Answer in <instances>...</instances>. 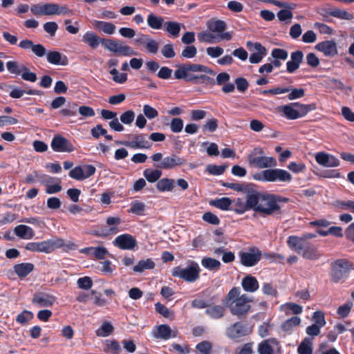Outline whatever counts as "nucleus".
<instances>
[{
	"label": "nucleus",
	"instance_id": "obj_1",
	"mask_svg": "<svg viewBox=\"0 0 354 354\" xmlns=\"http://www.w3.org/2000/svg\"><path fill=\"white\" fill-rule=\"evenodd\" d=\"M254 185L251 184L252 196L249 198V204L252 210L265 216H270L274 213L281 214V203H286L290 198L281 195L260 192L254 189Z\"/></svg>",
	"mask_w": 354,
	"mask_h": 354
},
{
	"label": "nucleus",
	"instance_id": "obj_2",
	"mask_svg": "<svg viewBox=\"0 0 354 354\" xmlns=\"http://www.w3.org/2000/svg\"><path fill=\"white\" fill-rule=\"evenodd\" d=\"M202 72L212 75H214L215 73L210 68L199 64H183L174 71V77L178 80H184L187 82H194L203 84L205 85L215 84L214 78L207 75H194L192 73Z\"/></svg>",
	"mask_w": 354,
	"mask_h": 354
},
{
	"label": "nucleus",
	"instance_id": "obj_3",
	"mask_svg": "<svg viewBox=\"0 0 354 354\" xmlns=\"http://www.w3.org/2000/svg\"><path fill=\"white\" fill-rule=\"evenodd\" d=\"M239 287L232 288L223 299V304L230 308V313L239 319L246 317L250 311L252 299L245 294L240 295Z\"/></svg>",
	"mask_w": 354,
	"mask_h": 354
},
{
	"label": "nucleus",
	"instance_id": "obj_4",
	"mask_svg": "<svg viewBox=\"0 0 354 354\" xmlns=\"http://www.w3.org/2000/svg\"><path fill=\"white\" fill-rule=\"evenodd\" d=\"M286 243L291 250L295 251L305 259L317 260L321 257V254L314 244L298 236H289Z\"/></svg>",
	"mask_w": 354,
	"mask_h": 354
},
{
	"label": "nucleus",
	"instance_id": "obj_5",
	"mask_svg": "<svg viewBox=\"0 0 354 354\" xmlns=\"http://www.w3.org/2000/svg\"><path fill=\"white\" fill-rule=\"evenodd\" d=\"M354 269L353 263L346 259H339L330 263V281L333 283H343Z\"/></svg>",
	"mask_w": 354,
	"mask_h": 354
},
{
	"label": "nucleus",
	"instance_id": "obj_6",
	"mask_svg": "<svg viewBox=\"0 0 354 354\" xmlns=\"http://www.w3.org/2000/svg\"><path fill=\"white\" fill-rule=\"evenodd\" d=\"M222 185L235 191L243 192L246 194L245 202H243L241 198H237L234 201V206L232 208V211L238 214H242L248 210L252 209V206L249 204V198L252 196L251 184L243 185L234 183H223Z\"/></svg>",
	"mask_w": 354,
	"mask_h": 354
},
{
	"label": "nucleus",
	"instance_id": "obj_7",
	"mask_svg": "<svg viewBox=\"0 0 354 354\" xmlns=\"http://www.w3.org/2000/svg\"><path fill=\"white\" fill-rule=\"evenodd\" d=\"M253 178L261 182L290 183L292 176L285 169L272 167L254 174Z\"/></svg>",
	"mask_w": 354,
	"mask_h": 354
},
{
	"label": "nucleus",
	"instance_id": "obj_8",
	"mask_svg": "<svg viewBox=\"0 0 354 354\" xmlns=\"http://www.w3.org/2000/svg\"><path fill=\"white\" fill-rule=\"evenodd\" d=\"M315 104H304L299 102H293L280 107L284 116L288 120H296L303 118L311 111L316 109Z\"/></svg>",
	"mask_w": 354,
	"mask_h": 354
},
{
	"label": "nucleus",
	"instance_id": "obj_9",
	"mask_svg": "<svg viewBox=\"0 0 354 354\" xmlns=\"http://www.w3.org/2000/svg\"><path fill=\"white\" fill-rule=\"evenodd\" d=\"M248 160L250 166L259 169L272 168L277 165L276 159L266 156L261 147H255L248 155Z\"/></svg>",
	"mask_w": 354,
	"mask_h": 354
},
{
	"label": "nucleus",
	"instance_id": "obj_10",
	"mask_svg": "<svg viewBox=\"0 0 354 354\" xmlns=\"http://www.w3.org/2000/svg\"><path fill=\"white\" fill-rule=\"evenodd\" d=\"M63 241L62 238L54 237L41 242L28 243L25 248L26 250L35 252H44L46 254L51 253L55 249L62 248Z\"/></svg>",
	"mask_w": 354,
	"mask_h": 354
},
{
	"label": "nucleus",
	"instance_id": "obj_11",
	"mask_svg": "<svg viewBox=\"0 0 354 354\" xmlns=\"http://www.w3.org/2000/svg\"><path fill=\"white\" fill-rule=\"evenodd\" d=\"M201 268L198 264L192 261L189 266L185 268L180 266L174 267L171 270V275L184 279L187 282L193 283L200 277Z\"/></svg>",
	"mask_w": 354,
	"mask_h": 354
},
{
	"label": "nucleus",
	"instance_id": "obj_12",
	"mask_svg": "<svg viewBox=\"0 0 354 354\" xmlns=\"http://www.w3.org/2000/svg\"><path fill=\"white\" fill-rule=\"evenodd\" d=\"M151 158L154 162L161 160L160 163L155 165V167L161 169H169L176 166L183 165L186 162L185 158L179 157L174 153L162 158L161 153H156L151 156Z\"/></svg>",
	"mask_w": 354,
	"mask_h": 354
},
{
	"label": "nucleus",
	"instance_id": "obj_13",
	"mask_svg": "<svg viewBox=\"0 0 354 354\" xmlns=\"http://www.w3.org/2000/svg\"><path fill=\"white\" fill-rule=\"evenodd\" d=\"M102 46L114 53H118L122 56H131L137 55L131 47L124 45L123 42L120 40H113L111 39H102Z\"/></svg>",
	"mask_w": 354,
	"mask_h": 354
},
{
	"label": "nucleus",
	"instance_id": "obj_14",
	"mask_svg": "<svg viewBox=\"0 0 354 354\" xmlns=\"http://www.w3.org/2000/svg\"><path fill=\"white\" fill-rule=\"evenodd\" d=\"M239 257L241 265L253 267L261 261L262 253L257 247L253 246L248 248V251H240Z\"/></svg>",
	"mask_w": 354,
	"mask_h": 354
},
{
	"label": "nucleus",
	"instance_id": "obj_15",
	"mask_svg": "<svg viewBox=\"0 0 354 354\" xmlns=\"http://www.w3.org/2000/svg\"><path fill=\"white\" fill-rule=\"evenodd\" d=\"M251 332L252 330L248 327L247 324L236 322L227 328L225 335L230 339L238 342L240 338L250 335Z\"/></svg>",
	"mask_w": 354,
	"mask_h": 354
},
{
	"label": "nucleus",
	"instance_id": "obj_16",
	"mask_svg": "<svg viewBox=\"0 0 354 354\" xmlns=\"http://www.w3.org/2000/svg\"><path fill=\"white\" fill-rule=\"evenodd\" d=\"M50 147L55 152H72L75 150L71 142L59 134L54 136L51 140Z\"/></svg>",
	"mask_w": 354,
	"mask_h": 354
},
{
	"label": "nucleus",
	"instance_id": "obj_17",
	"mask_svg": "<svg viewBox=\"0 0 354 354\" xmlns=\"http://www.w3.org/2000/svg\"><path fill=\"white\" fill-rule=\"evenodd\" d=\"M136 239L130 234H122L118 236L113 244L115 247L123 250H132L137 246Z\"/></svg>",
	"mask_w": 354,
	"mask_h": 354
},
{
	"label": "nucleus",
	"instance_id": "obj_18",
	"mask_svg": "<svg viewBox=\"0 0 354 354\" xmlns=\"http://www.w3.org/2000/svg\"><path fill=\"white\" fill-rule=\"evenodd\" d=\"M246 46L250 51H256L255 53H252L249 57V61L252 64L261 62L263 57L266 55V48L259 42L253 43L251 41H248Z\"/></svg>",
	"mask_w": 354,
	"mask_h": 354
},
{
	"label": "nucleus",
	"instance_id": "obj_19",
	"mask_svg": "<svg viewBox=\"0 0 354 354\" xmlns=\"http://www.w3.org/2000/svg\"><path fill=\"white\" fill-rule=\"evenodd\" d=\"M129 137H132V140L120 143L131 149H150L151 147V143L147 140L146 134L129 135Z\"/></svg>",
	"mask_w": 354,
	"mask_h": 354
},
{
	"label": "nucleus",
	"instance_id": "obj_20",
	"mask_svg": "<svg viewBox=\"0 0 354 354\" xmlns=\"http://www.w3.org/2000/svg\"><path fill=\"white\" fill-rule=\"evenodd\" d=\"M56 297L46 292H36L32 299V303L39 307H50L55 302Z\"/></svg>",
	"mask_w": 354,
	"mask_h": 354
},
{
	"label": "nucleus",
	"instance_id": "obj_21",
	"mask_svg": "<svg viewBox=\"0 0 354 354\" xmlns=\"http://www.w3.org/2000/svg\"><path fill=\"white\" fill-rule=\"evenodd\" d=\"M315 160L319 165L324 167H335L340 164L339 160L335 156L324 152L317 153L315 156Z\"/></svg>",
	"mask_w": 354,
	"mask_h": 354
},
{
	"label": "nucleus",
	"instance_id": "obj_22",
	"mask_svg": "<svg viewBox=\"0 0 354 354\" xmlns=\"http://www.w3.org/2000/svg\"><path fill=\"white\" fill-rule=\"evenodd\" d=\"M315 49L322 52L326 56H335L337 54V44L333 40H326L318 43Z\"/></svg>",
	"mask_w": 354,
	"mask_h": 354
},
{
	"label": "nucleus",
	"instance_id": "obj_23",
	"mask_svg": "<svg viewBox=\"0 0 354 354\" xmlns=\"http://www.w3.org/2000/svg\"><path fill=\"white\" fill-rule=\"evenodd\" d=\"M46 59L48 62L54 65L66 66L68 64L67 57L56 50L47 53Z\"/></svg>",
	"mask_w": 354,
	"mask_h": 354
},
{
	"label": "nucleus",
	"instance_id": "obj_24",
	"mask_svg": "<svg viewBox=\"0 0 354 354\" xmlns=\"http://www.w3.org/2000/svg\"><path fill=\"white\" fill-rule=\"evenodd\" d=\"M279 341L276 338H270L260 342L258 345L259 354H274V346L279 345Z\"/></svg>",
	"mask_w": 354,
	"mask_h": 354
},
{
	"label": "nucleus",
	"instance_id": "obj_25",
	"mask_svg": "<svg viewBox=\"0 0 354 354\" xmlns=\"http://www.w3.org/2000/svg\"><path fill=\"white\" fill-rule=\"evenodd\" d=\"M119 231V228L116 226L108 227L107 225H103L93 230L90 234L96 237L106 238L116 234Z\"/></svg>",
	"mask_w": 354,
	"mask_h": 354
},
{
	"label": "nucleus",
	"instance_id": "obj_26",
	"mask_svg": "<svg viewBox=\"0 0 354 354\" xmlns=\"http://www.w3.org/2000/svg\"><path fill=\"white\" fill-rule=\"evenodd\" d=\"M241 286L243 289L248 292H254L259 288L257 278L250 274H248L242 279Z\"/></svg>",
	"mask_w": 354,
	"mask_h": 354
},
{
	"label": "nucleus",
	"instance_id": "obj_27",
	"mask_svg": "<svg viewBox=\"0 0 354 354\" xmlns=\"http://www.w3.org/2000/svg\"><path fill=\"white\" fill-rule=\"evenodd\" d=\"M225 306L222 305H209L206 308L205 313L206 315L213 319H220L223 318L225 314Z\"/></svg>",
	"mask_w": 354,
	"mask_h": 354
},
{
	"label": "nucleus",
	"instance_id": "obj_28",
	"mask_svg": "<svg viewBox=\"0 0 354 354\" xmlns=\"http://www.w3.org/2000/svg\"><path fill=\"white\" fill-rule=\"evenodd\" d=\"M207 28L212 32H223L227 28L226 23L221 19H211L207 22Z\"/></svg>",
	"mask_w": 354,
	"mask_h": 354
},
{
	"label": "nucleus",
	"instance_id": "obj_29",
	"mask_svg": "<svg viewBox=\"0 0 354 354\" xmlns=\"http://www.w3.org/2000/svg\"><path fill=\"white\" fill-rule=\"evenodd\" d=\"M147 25L152 29L160 30L164 27L165 24V19L162 16H158L151 12L147 19Z\"/></svg>",
	"mask_w": 354,
	"mask_h": 354
},
{
	"label": "nucleus",
	"instance_id": "obj_30",
	"mask_svg": "<svg viewBox=\"0 0 354 354\" xmlns=\"http://www.w3.org/2000/svg\"><path fill=\"white\" fill-rule=\"evenodd\" d=\"M34 270L31 263H21L14 266V271L19 278H24Z\"/></svg>",
	"mask_w": 354,
	"mask_h": 354
},
{
	"label": "nucleus",
	"instance_id": "obj_31",
	"mask_svg": "<svg viewBox=\"0 0 354 354\" xmlns=\"http://www.w3.org/2000/svg\"><path fill=\"white\" fill-rule=\"evenodd\" d=\"M15 234L21 239H30L35 236L34 230L29 226L19 225L14 229Z\"/></svg>",
	"mask_w": 354,
	"mask_h": 354
},
{
	"label": "nucleus",
	"instance_id": "obj_32",
	"mask_svg": "<svg viewBox=\"0 0 354 354\" xmlns=\"http://www.w3.org/2000/svg\"><path fill=\"white\" fill-rule=\"evenodd\" d=\"M102 39L92 31H87L82 37V41L88 44L91 48H96L100 43L102 44Z\"/></svg>",
	"mask_w": 354,
	"mask_h": 354
},
{
	"label": "nucleus",
	"instance_id": "obj_33",
	"mask_svg": "<svg viewBox=\"0 0 354 354\" xmlns=\"http://www.w3.org/2000/svg\"><path fill=\"white\" fill-rule=\"evenodd\" d=\"M164 30L173 38H177L181 30V24L174 21H165V24H164Z\"/></svg>",
	"mask_w": 354,
	"mask_h": 354
},
{
	"label": "nucleus",
	"instance_id": "obj_34",
	"mask_svg": "<svg viewBox=\"0 0 354 354\" xmlns=\"http://www.w3.org/2000/svg\"><path fill=\"white\" fill-rule=\"evenodd\" d=\"M175 180L171 178H163L159 180L156 184V188L159 192H171L175 185Z\"/></svg>",
	"mask_w": 354,
	"mask_h": 354
},
{
	"label": "nucleus",
	"instance_id": "obj_35",
	"mask_svg": "<svg viewBox=\"0 0 354 354\" xmlns=\"http://www.w3.org/2000/svg\"><path fill=\"white\" fill-rule=\"evenodd\" d=\"M105 342L106 345L103 349L104 353L111 354H120L122 353V348L117 340L106 339Z\"/></svg>",
	"mask_w": 354,
	"mask_h": 354
},
{
	"label": "nucleus",
	"instance_id": "obj_36",
	"mask_svg": "<svg viewBox=\"0 0 354 354\" xmlns=\"http://www.w3.org/2000/svg\"><path fill=\"white\" fill-rule=\"evenodd\" d=\"M299 354H313V338L305 337L297 348Z\"/></svg>",
	"mask_w": 354,
	"mask_h": 354
},
{
	"label": "nucleus",
	"instance_id": "obj_37",
	"mask_svg": "<svg viewBox=\"0 0 354 354\" xmlns=\"http://www.w3.org/2000/svg\"><path fill=\"white\" fill-rule=\"evenodd\" d=\"M94 26L106 34L112 35L115 30V26L111 23L104 21H95Z\"/></svg>",
	"mask_w": 354,
	"mask_h": 354
},
{
	"label": "nucleus",
	"instance_id": "obj_38",
	"mask_svg": "<svg viewBox=\"0 0 354 354\" xmlns=\"http://www.w3.org/2000/svg\"><path fill=\"white\" fill-rule=\"evenodd\" d=\"M232 204V201L230 198L223 197L212 200L209 202V205L218 208L221 210H228Z\"/></svg>",
	"mask_w": 354,
	"mask_h": 354
},
{
	"label": "nucleus",
	"instance_id": "obj_39",
	"mask_svg": "<svg viewBox=\"0 0 354 354\" xmlns=\"http://www.w3.org/2000/svg\"><path fill=\"white\" fill-rule=\"evenodd\" d=\"M155 267V263L151 259H147L146 260H140L133 267V270L136 272H142L145 270H151Z\"/></svg>",
	"mask_w": 354,
	"mask_h": 354
},
{
	"label": "nucleus",
	"instance_id": "obj_40",
	"mask_svg": "<svg viewBox=\"0 0 354 354\" xmlns=\"http://www.w3.org/2000/svg\"><path fill=\"white\" fill-rule=\"evenodd\" d=\"M201 265L209 270H218L221 266L218 260L212 257L203 258L201 260Z\"/></svg>",
	"mask_w": 354,
	"mask_h": 354
},
{
	"label": "nucleus",
	"instance_id": "obj_41",
	"mask_svg": "<svg viewBox=\"0 0 354 354\" xmlns=\"http://www.w3.org/2000/svg\"><path fill=\"white\" fill-rule=\"evenodd\" d=\"M162 174V171L158 169H146L143 171V176L146 180L151 183L158 181V179L161 177Z\"/></svg>",
	"mask_w": 354,
	"mask_h": 354
},
{
	"label": "nucleus",
	"instance_id": "obj_42",
	"mask_svg": "<svg viewBox=\"0 0 354 354\" xmlns=\"http://www.w3.org/2000/svg\"><path fill=\"white\" fill-rule=\"evenodd\" d=\"M114 330V328L112 324L109 322H104L102 326L96 330L95 334L97 337H108Z\"/></svg>",
	"mask_w": 354,
	"mask_h": 354
},
{
	"label": "nucleus",
	"instance_id": "obj_43",
	"mask_svg": "<svg viewBox=\"0 0 354 354\" xmlns=\"http://www.w3.org/2000/svg\"><path fill=\"white\" fill-rule=\"evenodd\" d=\"M34 317L33 313L28 310H24L21 313H19L15 320L16 322L20 324L22 326L26 325L29 321L32 319Z\"/></svg>",
	"mask_w": 354,
	"mask_h": 354
},
{
	"label": "nucleus",
	"instance_id": "obj_44",
	"mask_svg": "<svg viewBox=\"0 0 354 354\" xmlns=\"http://www.w3.org/2000/svg\"><path fill=\"white\" fill-rule=\"evenodd\" d=\"M328 15L333 17H336L340 19L352 20L353 19V16L352 14L349 13L346 10H341L339 8H336L334 9L333 10L329 11Z\"/></svg>",
	"mask_w": 354,
	"mask_h": 354
},
{
	"label": "nucleus",
	"instance_id": "obj_45",
	"mask_svg": "<svg viewBox=\"0 0 354 354\" xmlns=\"http://www.w3.org/2000/svg\"><path fill=\"white\" fill-rule=\"evenodd\" d=\"M300 323L301 319L297 316H293L281 324V329L283 331H289L292 330L293 327L299 325Z\"/></svg>",
	"mask_w": 354,
	"mask_h": 354
},
{
	"label": "nucleus",
	"instance_id": "obj_46",
	"mask_svg": "<svg viewBox=\"0 0 354 354\" xmlns=\"http://www.w3.org/2000/svg\"><path fill=\"white\" fill-rule=\"evenodd\" d=\"M145 210V205L142 202L133 201L131 203V207L128 210L129 213L136 215H143Z\"/></svg>",
	"mask_w": 354,
	"mask_h": 354
},
{
	"label": "nucleus",
	"instance_id": "obj_47",
	"mask_svg": "<svg viewBox=\"0 0 354 354\" xmlns=\"http://www.w3.org/2000/svg\"><path fill=\"white\" fill-rule=\"evenodd\" d=\"M171 330L169 326L166 324H162L158 328V333L156 337L162 339H169L171 337Z\"/></svg>",
	"mask_w": 354,
	"mask_h": 354
},
{
	"label": "nucleus",
	"instance_id": "obj_48",
	"mask_svg": "<svg viewBox=\"0 0 354 354\" xmlns=\"http://www.w3.org/2000/svg\"><path fill=\"white\" fill-rule=\"evenodd\" d=\"M227 167V165H209L206 168V171L211 175L219 176L225 172Z\"/></svg>",
	"mask_w": 354,
	"mask_h": 354
},
{
	"label": "nucleus",
	"instance_id": "obj_49",
	"mask_svg": "<svg viewBox=\"0 0 354 354\" xmlns=\"http://www.w3.org/2000/svg\"><path fill=\"white\" fill-rule=\"evenodd\" d=\"M77 104L75 102L69 103L68 106L62 109L59 113L66 117H71L77 115Z\"/></svg>",
	"mask_w": 354,
	"mask_h": 354
},
{
	"label": "nucleus",
	"instance_id": "obj_50",
	"mask_svg": "<svg viewBox=\"0 0 354 354\" xmlns=\"http://www.w3.org/2000/svg\"><path fill=\"white\" fill-rule=\"evenodd\" d=\"M196 350L202 354H210L212 349V344L209 341H203L196 346Z\"/></svg>",
	"mask_w": 354,
	"mask_h": 354
},
{
	"label": "nucleus",
	"instance_id": "obj_51",
	"mask_svg": "<svg viewBox=\"0 0 354 354\" xmlns=\"http://www.w3.org/2000/svg\"><path fill=\"white\" fill-rule=\"evenodd\" d=\"M353 304L351 302H347L338 307L337 310V314L342 318H345L349 315Z\"/></svg>",
	"mask_w": 354,
	"mask_h": 354
},
{
	"label": "nucleus",
	"instance_id": "obj_52",
	"mask_svg": "<svg viewBox=\"0 0 354 354\" xmlns=\"http://www.w3.org/2000/svg\"><path fill=\"white\" fill-rule=\"evenodd\" d=\"M314 28L318 30L320 34L331 35L334 32L333 29L330 26L320 22H315Z\"/></svg>",
	"mask_w": 354,
	"mask_h": 354
},
{
	"label": "nucleus",
	"instance_id": "obj_53",
	"mask_svg": "<svg viewBox=\"0 0 354 354\" xmlns=\"http://www.w3.org/2000/svg\"><path fill=\"white\" fill-rule=\"evenodd\" d=\"M313 321L314 322V324L317 325L321 328L324 327L326 324L324 314L320 310L315 311L313 313Z\"/></svg>",
	"mask_w": 354,
	"mask_h": 354
},
{
	"label": "nucleus",
	"instance_id": "obj_54",
	"mask_svg": "<svg viewBox=\"0 0 354 354\" xmlns=\"http://www.w3.org/2000/svg\"><path fill=\"white\" fill-rule=\"evenodd\" d=\"M145 48L148 53L156 54L158 51L159 44L157 41L149 37Z\"/></svg>",
	"mask_w": 354,
	"mask_h": 354
},
{
	"label": "nucleus",
	"instance_id": "obj_55",
	"mask_svg": "<svg viewBox=\"0 0 354 354\" xmlns=\"http://www.w3.org/2000/svg\"><path fill=\"white\" fill-rule=\"evenodd\" d=\"M84 171L82 167L77 166L72 169L69 171V176L77 180H84V176L83 175Z\"/></svg>",
	"mask_w": 354,
	"mask_h": 354
},
{
	"label": "nucleus",
	"instance_id": "obj_56",
	"mask_svg": "<svg viewBox=\"0 0 354 354\" xmlns=\"http://www.w3.org/2000/svg\"><path fill=\"white\" fill-rule=\"evenodd\" d=\"M21 71H23L21 73V78L24 80L30 82H35L37 81V77L36 73L30 71V70L26 66H23Z\"/></svg>",
	"mask_w": 354,
	"mask_h": 354
},
{
	"label": "nucleus",
	"instance_id": "obj_57",
	"mask_svg": "<svg viewBox=\"0 0 354 354\" xmlns=\"http://www.w3.org/2000/svg\"><path fill=\"white\" fill-rule=\"evenodd\" d=\"M183 128V121L180 118H174L170 123L171 131L174 133H179Z\"/></svg>",
	"mask_w": 354,
	"mask_h": 354
},
{
	"label": "nucleus",
	"instance_id": "obj_58",
	"mask_svg": "<svg viewBox=\"0 0 354 354\" xmlns=\"http://www.w3.org/2000/svg\"><path fill=\"white\" fill-rule=\"evenodd\" d=\"M107 130L103 128L101 124H97L91 129V134L95 139H99L100 136H104Z\"/></svg>",
	"mask_w": 354,
	"mask_h": 354
},
{
	"label": "nucleus",
	"instance_id": "obj_59",
	"mask_svg": "<svg viewBox=\"0 0 354 354\" xmlns=\"http://www.w3.org/2000/svg\"><path fill=\"white\" fill-rule=\"evenodd\" d=\"M203 220L209 224L217 225L220 223L218 217L211 212H207L203 214Z\"/></svg>",
	"mask_w": 354,
	"mask_h": 354
},
{
	"label": "nucleus",
	"instance_id": "obj_60",
	"mask_svg": "<svg viewBox=\"0 0 354 354\" xmlns=\"http://www.w3.org/2000/svg\"><path fill=\"white\" fill-rule=\"evenodd\" d=\"M78 287L83 290H89L93 286V281L89 277H84L77 279Z\"/></svg>",
	"mask_w": 354,
	"mask_h": 354
},
{
	"label": "nucleus",
	"instance_id": "obj_61",
	"mask_svg": "<svg viewBox=\"0 0 354 354\" xmlns=\"http://www.w3.org/2000/svg\"><path fill=\"white\" fill-rule=\"evenodd\" d=\"M143 113L145 115L149 120L153 119L158 115V111L149 104L144 105Z\"/></svg>",
	"mask_w": 354,
	"mask_h": 354
},
{
	"label": "nucleus",
	"instance_id": "obj_62",
	"mask_svg": "<svg viewBox=\"0 0 354 354\" xmlns=\"http://www.w3.org/2000/svg\"><path fill=\"white\" fill-rule=\"evenodd\" d=\"M271 55L277 59L286 60L288 58V51L282 48H274L272 50Z\"/></svg>",
	"mask_w": 354,
	"mask_h": 354
},
{
	"label": "nucleus",
	"instance_id": "obj_63",
	"mask_svg": "<svg viewBox=\"0 0 354 354\" xmlns=\"http://www.w3.org/2000/svg\"><path fill=\"white\" fill-rule=\"evenodd\" d=\"M135 118V113L133 111L129 110L120 115V120L123 124H130Z\"/></svg>",
	"mask_w": 354,
	"mask_h": 354
},
{
	"label": "nucleus",
	"instance_id": "obj_64",
	"mask_svg": "<svg viewBox=\"0 0 354 354\" xmlns=\"http://www.w3.org/2000/svg\"><path fill=\"white\" fill-rule=\"evenodd\" d=\"M43 28L46 32L53 37L58 29V25L55 21H48L44 24Z\"/></svg>",
	"mask_w": 354,
	"mask_h": 354
}]
</instances>
